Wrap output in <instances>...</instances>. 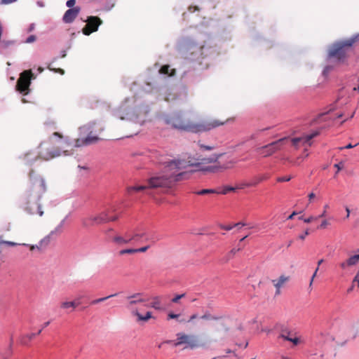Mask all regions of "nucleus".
<instances>
[{
  "label": "nucleus",
  "instance_id": "obj_42",
  "mask_svg": "<svg viewBox=\"0 0 359 359\" xmlns=\"http://www.w3.org/2000/svg\"><path fill=\"white\" fill-rule=\"evenodd\" d=\"M323 208H324V210H323L322 214L320 215L318 217H317L318 218H321V217H325L326 213H327V210L329 208V205L328 204H325L324 205Z\"/></svg>",
  "mask_w": 359,
  "mask_h": 359
},
{
  "label": "nucleus",
  "instance_id": "obj_64",
  "mask_svg": "<svg viewBox=\"0 0 359 359\" xmlns=\"http://www.w3.org/2000/svg\"><path fill=\"white\" fill-rule=\"evenodd\" d=\"M323 259H320L318 262V266L319 267V266L323 263Z\"/></svg>",
  "mask_w": 359,
  "mask_h": 359
},
{
  "label": "nucleus",
  "instance_id": "obj_41",
  "mask_svg": "<svg viewBox=\"0 0 359 359\" xmlns=\"http://www.w3.org/2000/svg\"><path fill=\"white\" fill-rule=\"evenodd\" d=\"M292 179L290 176L288 177H280L277 179V181L278 182H288Z\"/></svg>",
  "mask_w": 359,
  "mask_h": 359
},
{
  "label": "nucleus",
  "instance_id": "obj_28",
  "mask_svg": "<svg viewBox=\"0 0 359 359\" xmlns=\"http://www.w3.org/2000/svg\"><path fill=\"white\" fill-rule=\"evenodd\" d=\"M257 185V182H248V183L243 182V183L239 184L236 187V189H242L245 187H255Z\"/></svg>",
  "mask_w": 359,
  "mask_h": 359
},
{
  "label": "nucleus",
  "instance_id": "obj_19",
  "mask_svg": "<svg viewBox=\"0 0 359 359\" xmlns=\"http://www.w3.org/2000/svg\"><path fill=\"white\" fill-rule=\"evenodd\" d=\"M175 69L170 68V66L168 65H163L161 69H159V73L161 74H165L168 76H174L175 74Z\"/></svg>",
  "mask_w": 359,
  "mask_h": 359
},
{
  "label": "nucleus",
  "instance_id": "obj_10",
  "mask_svg": "<svg viewBox=\"0 0 359 359\" xmlns=\"http://www.w3.org/2000/svg\"><path fill=\"white\" fill-rule=\"evenodd\" d=\"M32 76L33 74L31 70L22 72L17 81L16 90L24 95L28 94Z\"/></svg>",
  "mask_w": 359,
  "mask_h": 359
},
{
  "label": "nucleus",
  "instance_id": "obj_3",
  "mask_svg": "<svg viewBox=\"0 0 359 359\" xmlns=\"http://www.w3.org/2000/svg\"><path fill=\"white\" fill-rule=\"evenodd\" d=\"M103 130L104 128L101 126H95V128L90 130L86 137L76 139L74 144L65 140L61 142L58 146L54 147L49 152V154L50 157L72 156L74 154V150L76 148L93 144L97 142L99 140H104L105 137L100 135Z\"/></svg>",
  "mask_w": 359,
  "mask_h": 359
},
{
  "label": "nucleus",
  "instance_id": "obj_45",
  "mask_svg": "<svg viewBox=\"0 0 359 359\" xmlns=\"http://www.w3.org/2000/svg\"><path fill=\"white\" fill-rule=\"evenodd\" d=\"M76 0H68L66 3L67 7L72 8V7L75 5Z\"/></svg>",
  "mask_w": 359,
  "mask_h": 359
},
{
  "label": "nucleus",
  "instance_id": "obj_23",
  "mask_svg": "<svg viewBox=\"0 0 359 359\" xmlns=\"http://www.w3.org/2000/svg\"><path fill=\"white\" fill-rule=\"evenodd\" d=\"M147 189H149L148 184L147 185H141V186H133V187H128L127 191L128 194H130L133 191H144Z\"/></svg>",
  "mask_w": 359,
  "mask_h": 359
},
{
  "label": "nucleus",
  "instance_id": "obj_29",
  "mask_svg": "<svg viewBox=\"0 0 359 359\" xmlns=\"http://www.w3.org/2000/svg\"><path fill=\"white\" fill-rule=\"evenodd\" d=\"M116 295H117V294L116 293V294H110V295H109V296H107V297H104L99 298V299H97L93 300V301L91 302V303H90V304H98V303L102 302H104V301H105V300H107V299H109V298H111V297H115V296H116Z\"/></svg>",
  "mask_w": 359,
  "mask_h": 359
},
{
  "label": "nucleus",
  "instance_id": "obj_12",
  "mask_svg": "<svg viewBox=\"0 0 359 359\" xmlns=\"http://www.w3.org/2000/svg\"><path fill=\"white\" fill-rule=\"evenodd\" d=\"M102 23V20L97 16H89L86 20V25L82 29L83 34L90 35L97 30L99 26Z\"/></svg>",
  "mask_w": 359,
  "mask_h": 359
},
{
  "label": "nucleus",
  "instance_id": "obj_15",
  "mask_svg": "<svg viewBox=\"0 0 359 359\" xmlns=\"http://www.w3.org/2000/svg\"><path fill=\"white\" fill-rule=\"evenodd\" d=\"M290 280V276L285 275H281L277 279H273L271 280L273 286L276 288V295H279L280 294V289L284 285Z\"/></svg>",
  "mask_w": 359,
  "mask_h": 359
},
{
  "label": "nucleus",
  "instance_id": "obj_11",
  "mask_svg": "<svg viewBox=\"0 0 359 359\" xmlns=\"http://www.w3.org/2000/svg\"><path fill=\"white\" fill-rule=\"evenodd\" d=\"M320 134V131L316 130L310 134L303 135L299 137L292 138L290 141L292 145L296 149L300 147H308L312 144V139L317 137Z\"/></svg>",
  "mask_w": 359,
  "mask_h": 359
},
{
  "label": "nucleus",
  "instance_id": "obj_4",
  "mask_svg": "<svg viewBox=\"0 0 359 359\" xmlns=\"http://www.w3.org/2000/svg\"><path fill=\"white\" fill-rule=\"evenodd\" d=\"M30 187L27 193L25 210L28 213L39 216L43 215L41 205L38 203L42 195L46 191L45 180L40 176L36 175L32 170L29 174Z\"/></svg>",
  "mask_w": 359,
  "mask_h": 359
},
{
  "label": "nucleus",
  "instance_id": "obj_18",
  "mask_svg": "<svg viewBox=\"0 0 359 359\" xmlns=\"http://www.w3.org/2000/svg\"><path fill=\"white\" fill-rule=\"evenodd\" d=\"M113 242L115 243L117 245H121L128 244L131 241V239H130V237H123L121 236H115L113 239Z\"/></svg>",
  "mask_w": 359,
  "mask_h": 359
},
{
  "label": "nucleus",
  "instance_id": "obj_5",
  "mask_svg": "<svg viewBox=\"0 0 359 359\" xmlns=\"http://www.w3.org/2000/svg\"><path fill=\"white\" fill-rule=\"evenodd\" d=\"M192 170L195 172H219L234 168H243L234 158H191Z\"/></svg>",
  "mask_w": 359,
  "mask_h": 359
},
{
  "label": "nucleus",
  "instance_id": "obj_6",
  "mask_svg": "<svg viewBox=\"0 0 359 359\" xmlns=\"http://www.w3.org/2000/svg\"><path fill=\"white\" fill-rule=\"evenodd\" d=\"M128 300L127 308L130 310L131 315L136 317L137 323H147L151 318H154L151 311L142 312L141 308L135 307V305L140 303H145L147 299L143 298L142 293H135L127 297Z\"/></svg>",
  "mask_w": 359,
  "mask_h": 359
},
{
  "label": "nucleus",
  "instance_id": "obj_27",
  "mask_svg": "<svg viewBox=\"0 0 359 359\" xmlns=\"http://www.w3.org/2000/svg\"><path fill=\"white\" fill-rule=\"evenodd\" d=\"M219 325L221 327V330H222L224 332H228L230 329L228 320H222L219 322Z\"/></svg>",
  "mask_w": 359,
  "mask_h": 359
},
{
  "label": "nucleus",
  "instance_id": "obj_55",
  "mask_svg": "<svg viewBox=\"0 0 359 359\" xmlns=\"http://www.w3.org/2000/svg\"><path fill=\"white\" fill-rule=\"evenodd\" d=\"M233 226H231V225L222 226V229L226 230V231H229V230H231L233 229Z\"/></svg>",
  "mask_w": 359,
  "mask_h": 359
},
{
  "label": "nucleus",
  "instance_id": "obj_8",
  "mask_svg": "<svg viewBox=\"0 0 359 359\" xmlns=\"http://www.w3.org/2000/svg\"><path fill=\"white\" fill-rule=\"evenodd\" d=\"M117 214L114 215H107L102 211L97 215H90L81 219L82 226L85 228L90 226L100 225L109 222H114L118 219Z\"/></svg>",
  "mask_w": 359,
  "mask_h": 359
},
{
  "label": "nucleus",
  "instance_id": "obj_46",
  "mask_svg": "<svg viewBox=\"0 0 359 359\" xmlns=\"http://www.w3.org/2000/svg\"><path fill=\"white\" fill-rule=\"evenodd\" d=\"M149 246H144L140 248L135 249V253L136 252H144L149 249Z\"/></svg>",
  "mask_w": 359,
  "mask_h": 359
},
{
  "label": "nucleus",
  "instance_id": "obj_13",
  "mask_svg": "<svg viewBox=\"0 0 359 359\" xmlns=\"http://www.w3.org/2000/svg\"><path fill=\"white\" fill-rule=\"evenodd\" d=\"M289 141L288 137L281 138L276 142L269 144L263 148L265 153L268 155L273 154L276 151L280 149V148Z\"/></svg>",
  "mask_w": 359,
  "mask_h": 359
},
{
  "label": "nucleus",
  "instance_id": "obj_39",
  "mask_svg": "<svg viewBox=\"0 0 359 359\" xmlns=\"http://www.w3.org/2000/svg\"><path fill=\"white\" fill-rule=\"evenodd\" d=\"M268 176L266 175H263V176H261V177H257L256 180H255L254 181H252V182H257V184L259 183H260L262 181H264V180H266L268 179Z\"/></svg>",
  "mask_w": 359,
  "mask_h": 359
},
{
  "label": "nucleus",
  "instance_id": "obj_17",
  "mask_svg": "<svg viewBox=\"0 0 359 359\" xmlns=\"http://www.w3.org/2000/svg\"><path fill=\"white\" fill-rule=\"evenodd\" d=\"M80 302L77 300L74 301H63L60 302V306L62 309L67 310L70 308L72 309H75L79 305Z\"/></svg>",
  "mask_w": 359,
  "mask_h": 359
},
{
  "label": "nucleus",
  "instance_id": "obj_33",
  "mask_svg": "<svg viewBox=\"0 0 359 359\" xmlns=\"http://www.w3.org/2000/svg\"><path fill=\"white\" fill-rule=\"evenodd\" d=\"M134 253H135V249H132V248L121 250L118 252V254L120 255H123L126 254H134Z\"/></svg>",
  "mask_w": 359,
  "mask_h": 359
},
{
  "label": "nucleus",
  "instance_id": "obj_47",
  "mask_svg": "<svg viewBox=\"0 0 359 359\" xmlns=\"http://www.w3.org/2000/svg\"><path fill=\"white\" fill-rule=\"evenodd\" d=\"M0 244H6L8 246H15L17 245L16 243L11 242V241H0Z\"/></svg>",
  "mask_w": 359,
  "mask_h": 359
},
{
  "label": "nucleus",
  "instance_id": "obj_38",
  "mask_svg": "<svg viewBox=\"0 0 359 359\" xmlns=\"http://www.w3.org/2000/svg\"><path fill=\"white\" fill-rule=\"evenodd\" d=\"M185 294H177L174 298L172 299V303H178L179 300L183 298Z\"/></svg>",
  "mask_w": 359,
  "mask_h": 359
},
{
  "label": "nucleus",
  "instance_id": "obj_2",
  "mask_svg": "<svg viewBox=\"0 0 359 359\" xmlns=\"http://www.w3.org/2000/svg\"><path fill=\"white\" fill-rule=\"evenodd\" d=\"M233 118H229L225 120L214 119L201 123H194L189 118H186L182 112L177 111L166 118V123L180 130L198 133L209 131L228 122L233 121Z\"/></svg>",
  "mask_w": 359,
  "mask_h": 359
},
{
  "label": "nucleus",
  "instance_id": "obj_57",
  "mask_svg": "<svg viewBox=\"0 0 359 359\" xmlns=\"http://www.w3.org/2000/svg\"><path fill=\"white\" fill-rule=\"evenodd\" d=\"M346 218L348 219L350 216V209L348 207H346Z\"/></svg>",
  "mask_w": 359,
  "mask_h": 359
},
{
  "label": "nucleus",
  "instance_id": "obj_40",
  "mask_svg": "<svg viewBox=\"0 0 359 359\" xmlns=\"http://www.w3.org/2000/svg\"><path fill=\"white\" fill-rule=\"evenodd\" d=\"M36 37L35 35H31L29 36L28 38H27V39L25 40V43H33L36 41Z\"/></svg>",
  "mask_w": 359,
  "mask_h": 359
},
{
  "label": "nucleus",
  "instance_id": "obj_61",
  "mask_svg": "<svg viewBox=\"0 0 359 359\" xmlns=\"http://www.w3.org/2000/svg\"><path fill=\"white\" fill-rule=\"evenodd\" d=\"M144 155L147 156H152V155H155V154L152 151H149L148 154H144Z\"/></svg>",
  "mask_w": 359,
  "mask_h": 359
},
{
  "label": "nucleus",
  "instance_id": "obj_34",
  "mask_svg": "<svg viewBox=\"0 0 359 359\" xmlns=\"http://www.w3.org/2000/svg\"><path fill=\"white\" fill-rule=\"evenodd\" d=\"M144 236V233L135 232L133 236H129L131 241L133 240H137L138 238H142Z\"/></svg>",
  "mask_w": 359,
  "mask_h": 359
},
{
  "label": "nucleus",
  "instance_id": "obj_26",
  "mask_svg": "<svg viewBox=\"0 0 359 359\" xmlns=\"http://www.w3.org/2000/svg\"><path fill=\"white\" fill-rule=\"evenodd\" d=\"M333 118H332L330 116V114L329 112H327V113H324V114H320L317 119L316 120V121L317 123H321L323 121H327L330 119H332Z\"/></svg>",
  "mask_w": 359,
  "mask_h": 359
},
{
  "label": "nucleus",
  "instance_id": "obj_43",
  "mask_svg": "<svg viewBox=\"0 0 359 359\" xmlns=\"http://www.w3.org/2000/svg\"><path fill=\"white\" fill-rule=\"evenodd\" d=\"M328 225H330V223L328 222V221L327 219H325L323 220L320 225L318 226L319 229H325Z\"/></svg>",
  "mask_w": 359,
  "mask_h": 359
},
{
  "label": "nucleus",
  "instance_id": "obj_52",
  "mask_svg": "<svg viewBox=\"0 0 359 359\" xmlns=\"http://www.w3.org/2000/svg\"><path fill=\"white\" fill-rule=\"evenodd\" d=\"M12 344H13V338L11 339V342H10L9 348L8 350V355H11L12 353Z\"/></svg>",
  "mask_w": 359,
  "mask_h": 359
},
{
  "label": "nucleus",
  "instance_id": "obj_48",
  "mask_svg": "<svg viewBox=\"0 0 359 359\" xmlns=\"http://www.w3.org/2000/svg\"><path fill=\"white\" fill-rule=\"evenodd\" d=\"M319 268L318 266L316 269L315 270V272L313 273L312 277H311V281H310V283H309V287H311L312 286V284H313V280L315 278V277L316 276V274H317V272L318 271Z\"/></svg>",
  "mask_w": 359,
  "mask_h": 359
},
{
  "label": "nucleus",
  "instance_id": "obj_62",
  "mask_svg": "<svg viewBox=\"0 0 359 359\" xmlns=\"http://www.w3.org/2000/svg\"><path fill=\"white\" fill-rule=\"evenodd\" d=\"M353 147V146L351 144H348V145H346L345 147H341L339 148L340 149H342L344 148H346V149H350V148H352Z\"/></svg>",
  "mask_w": 359,
  "mask_h": 359
},
{
  "label": "nucleus",
  "instance_id": "obj_7",
  "mask_svg": "<svg viewBox=\"0 0 359 359\" xmlns=\"http://www.w3.org/2000/svg\"><path fill=\"white\" fill-rule=\"evenodd\" d=\"M358 41H359V34L334 44L329 50V57L336 58L339 61H343L346 57V49L349 48Z\"/></svg>",
  "mask_w": 359,
  "mask_h": 359
},
{
  "label": "nucleus",
  "instance_id": "obj_51",
  "mask_svg": "<svg viewBox=\"0 0 359 359\" xmlns=\"http://www.w3.org/2000/svg\"><path fill=\"white\" fill-rule=\"evenodd\" d=\"M180 316V314H175V313H169L168 314V318L173 319V318H177Z\"/></svg>",
  "mask_w": 359,
  "mask_h": 359
},
{
  "label": "nucleus",
  "instance_id": "obj_21",
  "mask_svg": "<svg viewBox=\"0 0 359 359\" xmlns=\"http://www.w3.org/2000/svg\"><path fill=\"white\" fill-rule=\"evenodd\" d=\"M150 306L156 310H160L161 307V297L159 296H155L152 297V302L151 303Z\"/></svg>",
  "mask_w": 359,
  "mask_h": 359
},
{
  "label": "nucleus",
  "instance_id": "obj_60",
  "mask_svg": "<svg viewBox=\"0 0 359 359\" xmlns=\"http://www.w3.org/2000/svg\"><path fill=\"white\" fill-rule=\"evenodd\" d=\"M78 168H80V169H83V170H88V169L87 165H82L81 166V165H79Z\"/></svg>",
  "mask_w": 359,
  "mask_h": 359
},
{
  "label": "nucleus",
  "instance_id": "obj_53",
  "mask_svg": "<svg viewBox=\"0 0 359 359\" xmlns=\"http://www.w3.org/2000/svg\"><path fill=\"white\" fill-rule=\"evenodd\" d=\"M309 203H311L312 200L316 197V195L314 193H311L308 196Z\"/></svg>",
  "mask_w": 359,
  "mask_h": 359
},
{
  "label": "nucleus",
  "instance_id": "obj_63",
  "mask_svg": "<svg viewBox=\"0 0 359 359\" xmlns=\"http://www.w3.org/2000/svg\"><path fill=\"white\" fill-rule=\"evenodd\" d=\"M201 147L202 148H204V149H207V150H210V149H212V147H208V146H203V145H201Z\"/></svg>",
  "mask_w": 359,
  "mask_h": 359
},
{
  "label": "nucleus",
  "instance_id": "obj_1",
  "mask_svg": "<svg viewBox=\"0 0 359 359\" xmlns=\"http://www.w3.org/2000/svg\"><path fill=\"white\" fill-rule=\"evenodd\" d=\"M188 159L175 158L168 162L161 172L154 174L147 180L149 189H169L175 182L187 179L189 175L194 172L191 161Z\"/></svg>",
  "mask_w": 359,
  "mask_h": 359
},
{
  "label": "nucleus",
  "instance_id": "obj_14",
  "mask_svg": "<svg viewBox=\"0 0 359 359\" xmlns=\"http://www.w3.org/2000/svg\"><path fill=\"white\" fill-rule=\"evenodd\" d=\"M81 8L78 6L68 9L64 14L62 20L65 23L72 22L78 16Z\"/></svg>",
  "mask_w": 359,
  "mask_h": 359
},
{
  "label": "nucleus",
  "instance_id": "obj_58",
  "mask_svg": "<svg viewBox=\"0 0 359 359\" xmlns=\"http://www.w3.org/2000/svg\"><path fill=\"white\" fill-rule=\"evenodd\" d=\"M197 318V315L196 314H193L192 316H191L189 320H188V322H191L193 320L196 319Z\"/></svg>",
  "mask_w": 359,
  "mask_h": 359
},
{
  "label": "nucleus",
  "instance_id": "obj_35",
  "mask_svg": "<svg viewBox=\"0 0 359 359\" xmlns=\"http://www.w3.org/2000/svg\"><path fill=\"white\" fill-rule=\"evenodd\" d=\"M299 219L303 220L305 223H311V222L316 220L318 217L311 216L308 218H304L302 216L299 217Z\"/></svg>",
  "mask_w": 359,
  "mask_h": 359
},
{
  "label": "nucleus",
  "instance_id": "obj_49",
  "mask_svg": "<svg viewBox=\"0 0 359 359\" xmlns=\"http://www.w3.org/2000/svg\"><path fill=\"white\" fill-rule=\"evenodd\" d=\"M17 0H1L0 4L6 5V4H12L13 2H15Z\"/></svg>",
  "mask_w": 359,
  "mask_h": 359
},
{
  "label": "nucleus",
  "instance_id": "obj_9",
  "mask_svg": "<svg viewBox=\"0 0 359 359\" xmlns=\"http://www.w3.org/2000/svg\"><path fill=\"white\" fill-rule=\"evenodd\" d=\"M166 343L172 344L174 346L186 344L187 347L194 348L199 346L197 337L193 334H187L182 332L177 334L176 341H168Z\"/></svg>",
  "mask_w": 359,
  "mask_h": 359
},
{
  "label": "nucleus",
  "instance_id": "obj_54",
  "mask_svg": "<svg viewBox=\"0 0 359 359\" xmlns=\"http://www.w3.org/2000/svg\"><path fill=\"white\" fill-rule=\"evenodd\" d=\"M246 226V224L245 223H243V222H238V223H236L233 225V226H238L239 228H241L243 226Z\"/></svg>",
  "mask_w": 359,
  "mask_h": 359
},
{
  "label": "nucleus",
  "instance_id": "obj_24",
  "mask_svg": "<svg viewBox=\"0 0 359 359\" xmlns=\"http://www.w3.org/2000/svg\"><path fill=\"white\" fill-rule=\"evenodd\" d=\"M197 195H205L208 194H219V191L218 189H205L195 192Z\"/></svg>",
  "mask_w": 359,
  "mask_h": 359
},
{
  "label": "nucleus",
  "instance_id": "obj_44",
  "mask_svg": "<svg viewBox=\"0 0 359 359\" xmlns=\"http://www.w3.org/2000/svg\"><path fill=\"white\" fill-rule=\"evenodd\" d=\"M309 234V229H306L304 233L299 235L298 236V238L302 240V241H304L306 238V236H308Z\"/></svg>",
  "mask_w": 359,
  "mask_h": 359
},
{
  "label": "nucleus",
  "instance_id": "obj_20",
  "mask_svg": "<svg viewBox=\"0 0 359 359\" xmlns=\"http://www.w3.org/2000/svg\"><path fill=\"white\" fill-rule=\"evenodd\" d=\"M242 249V247L241 246H238V248H233L231 250H230L225 257H224L223 258V262H229L231 259H232L234 255H236V253L238 251H240Z\"/></svg>",
  "mask_w": 359,
  "mask_h": 359
},
{
  "label": "nucleus",
  "instance_id": "obj_30",
  "mask_svg": "<svg viewBox=\"0 0 359 359\" xmlns=\"http://www.w3.org/2000/svg\"><path fill=\"white\" fill-rule=\"evenodd\" d=\"M236 189V187H230V186H224L222 188V190L219 191V194L225 195V194H228L229 191H234Z\"/></svg>",
  "mask_w": 359,
  "mask_h": 359
},
{
  "label": "nucleus",
  "instance_id": "obj_25",
  "mask_svg": "<svg viewBox=\"0 0 359 359\" xmlns=\"http://www.w3.org/2000/svg\"><path fill=\"white\" fill-rule=\"evenodd\" d=\"M294 333L287 330H283L281 331L279 337L287 341V339H291V336L293 337Z\"/></svg>",
  "mask_w": 359,
  "mask_h": 359
},
{
  "label": "nucleus",
  "instance_id": "obj_16",
  "mask_svg": "<svg viewBox=\"0 0 359 359\" xmlns=\"http://www.w3.org/2000/svg\"><path fill=\"white\" fill-rule=\"evenodd\" d=\"M359 262V255H355L350 257L346 261L340 263L339 266L342 269H346L347 267L356 265Z\"/></svg>",
  "mask_w": 359,
  "mask_h": 359
},
{
  "label": "nucleus",
  "instance_id": "obj_22",
  "mask_svg": "<svg viewBox=\"0 0 359 359\" xmlns=\"http://www.w3.org/2000/svg\"><path fill=\"white\" fill-rule=\"evenodd\" d=\"M36 337V334L34 333H31V334H25L24 336H22L20 339V343L22 344H24V345H26L33 338H34Z\"/></svg>",
  "mask_w": 359,
  "mask_h": 359
},
{
  "label": "nucleus",
  "instance_id": "obj_59",
  "mask_svg": "<svg viewBox=\"0 0 359 359\" xmlns=\"http://www.w3.org/2000/svg\"><path fill=\"white\" fill-rule=\"evenodd\" d=\"M49 324H50V322H49V321H47V322L44 323L43 324V325H42L41 329L43 330V328L46 327L47 326H48V325H49Z\"/></svg>",
  "mask_w": 359,
  "mask_h": 359
},
{
  "label": "nucleus",
  "instance_id": "obj_50",
  "mask_svg": "<svg viewBox=\"0 0 359 359\" xmlns=\"http://www.w3.org/2000/svg\"><path fill=\"white\" fill-rule=\"evenodd\" d=\"M52 136L53 137H58L60 140L64 138L63 135L61 133H58V132L53 133Z\"/></svg>",
  "mask_w": 359,
  "mask_h": 359
},
{
  "label": "nucleus",
  "instance_id": "obj_37",
  "mask_svg": "<svg viewBox=\"0 0 359 359\" xmlns=\"http://www.w3.org/2000/svg\"><path fill=\"white\" fill-rule=\"evenodd\" d=\"M334 166L337 169V173L339 171H340L341 170H342L344 168V161H340L338 163H335Z\"/></svg>",
  "mask_w": 359,
  "mask_h": 359
},
{
  "label": "nucleus",
  "instance_id": "obj_36",
  "mask_svg": "<svg viewBox=\"0 0 359 359\" xmlns=\"http://www.w3.org/2000/svg\"><path fill=\"white\" fill-rule=\"evenodd\" d=\"M116 207L115 206H111L106 210H103L102 212L105 213L107 215H110L111 213H114L116 212Z\"/></svg>",
  "mask_w": 359,
  "mask_h": 359
},
{
  "label": "nucleus",
  "instance_id": "obj_56",
  "mask_svg": "<svg viewBox=\"0 0 359 359\" xmlns=\"http://www.w3.org/2000/svg\"><path fill=\"white\" fill-rule=\"evenodd\" d=\"M297 214V213L296 212H293L291 215L288 216L287 219H292Z\"/></svg>",
  "mask_w": 359,
  "mask_h": 359
},
{
  "label": "nucleus",
  "instance_id": "obj_31",
  "mask_svg": "<svg viewBox=\"0 0 359 359\" xmlns=\"http://www.w3.org/2000/svg\"><path fill=\"white\" fill-rule=\"evenodd\" d=\"M287 341H291L294 346H297L301 342L300 339L295 334L293 337L291 336V339H287Z\"/></svg>",
  "mask_w": 359,
  "mask_h": 359
},
{
  "label": "nucleus",
  "instance_id": "obj_32",
  "mask_svg": "<svg viewBox=\"0 0 359 359\" xmlns=\"http://www.w3.org/2000/svg\"><path fill=\"white\" fill-rule=\"evenodd\" d=\"M201 318L203 319V320H217L219 319V318L216 317V316H212L210 313H205V314L203 315L201 317Z\"/></svg>",
  "mask_w": 359,
  "mask_h": 359
}]
</instances>
